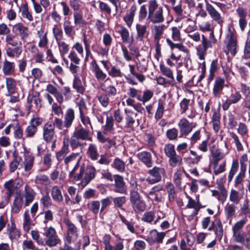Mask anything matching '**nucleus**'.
<instances>
[{
  "mask_svg": "<svg viewBox=\"0 0 250 250\" xmlns=\"http://www.w3.org/2000/svg\"><path fill=\"white\" fill-rule=\"evenodd\" d=\"M21 144V148L16 149L12 153L13 159L9 165V171L13 173L17 169L20 170L21 168L23 167L24 171L29 174L34 165V157L24 146L23 138Z\"/></svg>",
  "mask_w": 250,
  "mask_h": 250,
  "instance_id": "nucleus-1",
  "label": "nucleus"
},
{
  "mask_svg": "<svg viewBox=\"0 0 250 250\" xmlns=\"http://www.w3.org/2000/svg\"><path fill=\"white\" fill-rule=\"evenodd\" d=\"M246 220L242 219L237 221L232 227L233 241L243 245L247 249L250 248V229L245 232L243 228Z\"/></svg>",
  "mask_w": 250,
  "mask_h": 250,
  "instance_id": "nucleus-2",
  "label": "nucleus"
},
{
  "mask_svg": "<svg viewBox=\"0 0 250 250\" xmlns=\"http://www.w3.org/2000/svg\"><path fill=\"white\" fill-rule=\"evenodd\" d=\"M96 170L95 167L91 165H88L86 167L84 165L81 166L79 173L74 176L75 180H80L83 178L81 182V185L84 188L91 181L95 179L96 175Z\"/></svg>",
  "mask_w": 250,
  "mask_h": 250,
  "instance_id": "nucleus-3",
  "label": "nucleus"
},
{
  "mask_svg": "<svg viewBox=\"0 0 250 250\" xmlns=\"http://www.w3.org/2000/svg\"><path fill=\"white\" fill-rule=\"evenodd\" d=\"M147 19L153 23H158L164 21L163 9L159 6L156 0H150L148 2Z\"/></svg>",
  "mask_w": 250,
  "mask_h": 250,
  "instance_id": "nucleus-4",
  "label": "nucleus"
},
{
  "mask_svg": "<svg viewBox=\"0 0 250 250\" xmlns=\"http://www.w3.org/2000/svg\"><path fill=\"white\" fill-rule=\"evenodd\" d=\"M129 200L132 207L136 213H140L145 210L146 203L138 191H130Z\"/></svg>",
  "mask_w": 250,
  "mask_h": 250,
  "instance_id": "nucleus-5",
  "label": "nucleus"
},
{
  "mask_svg": "<svg viewBox=\"0 0 250 250\" xmlns=\"http://www.w3.org/2000/svg\"><path fill=\"white\" fill-rule=\"evenodd\" d=\"M63 222L67 229L64 239L66 240L68 243H72L78 237V229L68 218H65Z\"/></svg>",
  "mask_w": 250,
  "mask_h": 250,
  "instance_id": "nucleus-6",
  "label": "nucleus"
},
{
  "mask_svg": "<svg viewBox=\"0 0 250 250\" xmlns=\"http://www.w3.org/2000/svg\"><path fill=\"white\" fill-rule=\"evenodd\" d=\"M147 173L149 176L146 179V181L149 184L152 185L161 181L162 176L165 174L166 171L163 167L155 166L149 169Z\"/></svg>",
  "mask_w": 250,
  "mask_h": 250,
  "instance_id": "nucleus-7",
  "label": "nucleus"
},
{
  "mask_svg": "<svg viewBox=\"0 0 250 250\" xmlns=\"http://www.w3.org/2000/svg\"><path fill=\"white\" fill-rule=\"evenodd\" d=\"M4 188L7 190L6 196L1 197L0 209L3 208L8 204L11 196L16 190V187L13 179L6 182L4 184Z\"/></svg>",
  "mask_w": 250,
  "mask_h": 250,
  "instance_id": "nucleus-8",
  "label": "nucleus"
},
{
  "mask_svg": "<svg viewBox=\"0 0 250 250\" xmlns=\"http://www.w3.org/2000/svg\"><path fill=\"white\" fill-rule=\"evenodd\" d=\"M114 183L113 185V191L121 194L127 193V186L122 176L119 174L113 175Z\"/></svg>",
  "mask_w": 250,
  "mask_h": 250,
  "instance_id": "nucleus-9",
  "label": "nucleus"
},
{
  "mask_svg": "<svg viewBox=\"0 0 250 250\" xmlns=\"http://www.w3.org/2000/svg\"><path fill=\"white\" fill-rule=\"evenodd\" d=\"M165 236L166 232H158L157 229H153L149 232L146 240L149 245H152L155 243L161 244L163 243Z\"/></svg>",
  "mask_w": 250,
  "mask_h": 250,
  "instance_id": "nucleus-10",
  "label": "nucleus"
},
{
  "mask_svg": "<svg viewBox=\"0 0 250 250\" xmlns=\"http://www.w3.org/2000/svg\"><path fill=\"white\" fill-rule=\"evenodd\" d=\"M227 39L228 40L227 47L231 55L234 56L237 53V40L234 34L231 32L230 28H229V32L227 35Z\"/></svg>",
  "mask_w": 250,
  "mask_h": 250,
  "instance_id": "nucleus-11",
  "label": "nucleus"
},
{
  "mask_svg": "<svg viewBox=\"0 0 250 250\" xmlns=\"http://www.w3.org/2000/svg\"><path fill=\"white\" fill-rule=\"evenodd\" d=\"M137 158L147 168L153 166L152 155L150 152L143 151L138 153L136 155Z\"/></svg>",
  "mask_w": 250,
  "mask_h": 250,
  "instance_id": "nucleus-12",
  "label": "nucleus"
},
{
  "mask_svg": "<svg viewBox=\"0 0 250 250\" xmlns=\"http://www.w3.org/2000/svg\"><path fill=\"white\" fill-rule=\"evenodd\" d=\"M206 10L208 13L210 17L217 23L222 24L223 22L220 14L214 8V7L207 1L205 0Z\"/></svg>",
  "mask_w": 250,
  "mask_h": 250,
  "instance_id": "nucleus-13",
  "label": "nucleus"
},
{
  "mask_svg": "<svg viewBox=\"0 0 250 250\" xmlns=\"http://www.w3.org/2000/svg\"><path fill=\"white\" fill-rule=\"evenodd\" d=\"M6 234L12 242L17 241L21 236L19 229L16 228L13 222H12L11 224L7 225Z\"/></svg>",
  "mask_w": 250,
  "mask_h": 250,
  "instance_id": "nucleus-14",
  "label": "nucleus"
},
{
  "mask_svg": "<svg viewBox=\"0 0 250 250\" xmlns=\"http://www.w3.org/2000/svg\"><path fill=\"white\" fill-rule=\"evenodd\" d=\"M92 71L94 73L95 78L99 81H105L106 74L100 68L95 59L90 62Z\"/></svg>",
  "mask_w": 250,
  "mask_h": 250,
  "instance_id": "nucleus-15",
  "label": "nucleus"
},
{
  "mask_svg": "<svg viewBox=\"0 0 250 250\" xmlns=\"http://www.w3.org/2000/svg\"><path fill=\"white\" fill-rule=\"evenodd\" d=\"M61 240L56 233L54 228L52 227L48 228V246L54 247L59 244Z\"/></svg>",
  "mask_w": 250,
  "mask_h": 250,
  "instance_id": "nucleus-16",
  "label": "nucleus"
},
{
  "mask_svg": "<svg viewBox=\"0 0 250 250\" xmlns=\"http://www.w3.org/2000/svg\"><path fill=\"white\" fill-rule=\"evenodd\" d=\"M225 80L220 77L216 78L213 87V94L216 98H220L224 87Z\"/></svg>",
  "mask_w": 250,
  "mask_h": 250,
  "instance_id": "nucleus-17",
  "label": "nucleus"
},
{
  "mask_svg": "<svg viewBox=\"0 0 250 250\" xmlns=\"http://www.w3.org/2000/svg\"><path fill=\"white\" fill-rule=\"evenodd\" d=\"M28 27L21 22L17 23L12 27L13 32L16 35H19L21 40H24L28 36Z\"/></svg>",
  "mask_w": 250,
  "mask_h": 250,
  "instance_id": "nucleus-18",
  "label": "nucleus"
},
{
  "mask_svg": "<svg viewBox=\"0 0 250 250\" xmlns=\"http://www.w3.org/2000/svg\"><path fill=\"white\" fill-rule=\"evenodd\" d=\"M178 125L180 131V137L187 136L193 129L191 125L186 119L181 120L179 123Z\"/></svg>",
  "mask_w": 250,
  "mask_h": 250,
  "instance_id": "nucleus-19",
  "label": "nucleus"
},
{
  "mask_svg": "<svg viewBox=\"0 0 250 250\" xmlns=\"http://www.w3.org/2000/svg\"><path fill=\"white\" fill-rule=\"evenodd\" d=\"M34 216L31 214L28 210H26L23 214V229L24 231L28 232L31 227L34 225L33 220Z\"/></svg>",
  "mask_w": 250,
  "mask_h": 250,
  "instance_id": "nucleus-20",
  "label": "nucleus"
},
{
  "mask_svg": "<svg viewBox=\"0 0 250 250\" xmlns=\"http://www.w3.org/2000/svg\"><path fill=\"white\" fill-rule=\"evenodd\" d=\"M27 102L30 109L32 108L37 109L42 105V101L38 94H29L27 97Z\"/></svg>",
  "mask_w": 250,
  "mask_h": 250,
  "instance_id": "nucleus-21",
  "label": "nucleus"
},
{
  "mask_svg": "<svg viewBox=\"0 0 250 250\" xmlns=\"http://www.w3.org/2000/svg\"><path fill=\"white\" fill-rule=\"evenodd\" d=\"M15 65L13 62L5 60L2 66V71L5 76L12 75L15 72Z\"/></svg>",
  "mask_w": 250,
  "mask_h": 250,
  "instance_id": "nucleus-22",
  "label": "nucleus"
},
{
  "mask_svg": "<svg viewBox=\"0 0 250 250\" xmlns=\"http://www.w3.org/2000/svg\"><path fill=\"white\" fill-rule=\"evenodd\" d=\"M23 204V197L21 194L16 195L13 203L12 212L15 214L18 213L21 210Z\"/></svg>",
  "mask_w": 250,
  "mask_h": 250,
  "instance_id": "nucleus-23",
  "label": "nucleus"
},
{
  "mask_svg": "<svg viewBox=\"0 0 250 250\" xmlns=\"http://www.w3.org/2000/svg\"><path fill=\"white\" fill-rule=\"evenodd\" d=\"M87 155L92 161H96L98 160L99 154L96 145L94 144H90L89 145L87 150Z\"/></svg>",
  "mask_w": 250,
  "mask_h": 250,
  "instance_id": "nucleus-24",
  "label": "nucleus"
},
{
  "mask_svg": "<svg viewBox=\"0 0 250 250\" xmlns=\"http://www.w3.org/2000/svg\"><path fill=\"white\" fill-rule=\"evenodd\" d=\"M24 189L25 206H28L33 201L35 193L33 190L27 185L25 186Z\"/></svg>",
  "mask_w": 250,
  "mask_h": 250,
  "instance_id": "nucleus-25",
  "label": "nucleus"
},
{
  "mask_svg": "<svg viewBox=\"0 0 250 250\" xmlns=\"http://www.w3.org/2000/svg\"><path fill=\"white\" fill-rule=\"evenodd\" d=\"M72 87L77 93L83 94L84 92L85 88L81 80L77 75H74Z\"/></svg>",
  "mask_w": 250,
  "mask_h": 250,
  "instance_id": "nucleus-26",
  "label": "nucleus"
},
{
  "mask_svg": "<svg viewBox=\"0 0 250 250\" xmlns=\"http://www.w3.org/2000/svg\"><path fill=\"white\" fill-rule=\"evenodd\" d=\"M74 111L72 108H68L64 117V126L66 128L70 127L74 120Z\"/></svg>",
  "mask_w": 250,
  "mask_h": 250,
  "instance_id": "nucleus-27",
  "label": "nucleus"
},
{
  "mask_svg": "<svg viewBox=\"0 0 250 250\" xmlns=\"http://www.w3.org/2000/svg\"><path fill=\"white\" fill-rule=\"evenodd\" d=\"M88 136V131L83 128L75 130L73 134V137L81 140H88L89 138Z\"/></svg>",
  "mask_w": 250,
  "mask_h": 250,
  "instance_id": "nucleus-28",
  "label": "nucleus"
},
{
  "mask_svg": "<svg viewBox=\"0 0 250 250\" xmlns=\"http://www.w3.org/2000/svg\"><path fill=\"white\" fill-rule=\"evenodd\" d=\"M160 70L163 75L169 79L168 82L175 83L172 71L169 68L166 66L163 63H160Z\"/></svg>",
  "mask_w": 250,
  "mask_h": 250,
  "instance_id": "nucleus-29",
  "label": "nucleus"
},
{
  "mask_svg": "<svg viewBox=\"0 0 250 250\" xmlns=\"http://www.w3.org/2000/svg\"><path fill=\"white\" fill-rule=\"evenodd\" d=\"M111 167L118 172H123L125 170V163L121 159L116 157L114 159L113 162L111 164Z\"/></svg>",
  "mask_w": 250,
  "mask_h": 250,
  "instance_id": "nucleus-30",
  "label": "nucleus"
},
{
  "mask_svg": "<svg viewBox=\"0 0 250 250\" xmlns=\"http://www.w3.org/2000/svg\"><path fill=\"white\" fill-rule=\"evenodd\" d=\"M51 196L56 202H61L63 200V197L61 189L58 186H54L51 190Z\"/></svg>",
  "mask_w": 250,
  "mask_h": 250,
  "instance_id": "nucleus-31",
  "label": "nucleus"
},
{
  "mask_svg": "<svg viewBox=\"0 0 250 250\" xmlns=\"http://www.w3.org/2000/svg\"><path fill=\"white\" fill-rule=\"evenodd\" d=\"M166 189L168 194V200L170 202H172L175 198L176 192L174 185L171 183H167Z\"/></svg>",
  "mask_w": 250,
  "mask_h": 250,
  "instance_id": "nucleus-32",
  "label": "nucleus"
},
{
  "mask_svg": "<svg viewBox=\"0 0 250 250\" xmlns=\"http://www.w3.org/2000/svg\"><path fill=\"white\" fill-rule=\"evenodd\" d=\"M168 163L170 167H172L179 166L182 163V158L181 156L176 153L168 157Z\"/></svg>",
  "mask_w": 250,
  "mask_h": 250,
  "instance_id": "nucleus-33",
  "label": "nucleus"
},
{
  "mask_svg": "<svg viewBox=\"0 0 250 250\" xmlns=\"http://www.w3.org/2000/svg\"><path fill=\"white\" fill-rule=\"evenodd\" d=\"M6 44L13 47H16L19 44V39L16 35L8 33L5 38Z\"/></svg>",
  "mask_w": 250,
  "mask_h": 250,
  "instance_id": "nucleus-34",
  "label": "nucleus"
},
{
  "mask_svg": "<svg viewBox=\"0 0 250 250\" xmlns=\"http://www.w3.org/2000/svg\"><path fill=\"white\" fill-rule=\"evenodd\" d=\"M126 202V198L125 196H119L113 198V202L114 207L120 208L122 210L125 211V208H123V205Z\"/></svg>",
  "mask_w": 250,
  "mask_h": 250,
  "instance_id": "nucleus-35",
  "label": "nucleus"
},
{
  "mask_svg": "<svg viewBox=\"0 0 250 250\" xmlns=\"http://www.w3.org/2000/svg\"><path fill=\"white\" fill-rule=\"evenodd\" d=\"M22 50L21 47L16 46L14 48L8 47L6 50V54L9 57L14 58L18 57L21 53Z\"/></svg>",
  "mask_w": 250,
  "mask_h": 250,
  "instance_id": "nucleus-36",
  "label": "nucleus"
},
{
  "mask_svg": "<svg viewBox=\"0 0 250 250\" xmlns=\"http://www.w3.org/2000/svg\"><path fill=\"white\" fill-rule=\"evenodd\" d=\"M74 24L76 25L83 26L85 24V21L83 19V13L80 10L73 12Z\"/></svg>",
  "mask_w": 250,
  "mask_h": 250,
  "instance_id": "nucleus-37",
  "label": "nucleus"
},
{
  "mask_svg": "<svg viewBox=\"0 0 250 250\" xmlns=\"http://www.w3.org/2000/svg\"><path fill=\"white\" fill-rule=\"evenodd\" d=\"M41 206L42 207L43 212L40 213L38 216V217H39V219H42L43 217H44V220L43 221V222L44 223H46V221L47 220V210H45V209L47 208V197L44 196L41 199Z\"/></svg>",
  "mask_w": 250,
  "mask_h": 250,
  "instance_id": "nucleus-38",
  "label": "nucleus"
},
{
  "mask_svg": "<svg viewBox=\"0 0 250 250\" xmlns=\"http://www.w3.org/2000/svg\"><path fill=\"white\" fill-rule=\"evenodd\" d=\"M136 28L137 33V39L140 41H142L146 32V25L137 24L136 25Z\"/></svg>",
  "mask_w": 250,
  "mask_h": 250,
  "instance_id": "nucleus-39",
  "label": "nucleus"
},
{
  "mask_svg": "<svg viewBox=\"0 0 250 250\" xmlns=\"http://www.w3.org/2000/svg\"><path fill=\"white\" fill-rule=\"evenodd\" d=\"M63 29L65 34L68 37H71L74 34L73 27L71 25L69 20H65L63 22Z\"/></svg>",
  "mask_w": 250,
  "mask_h": 250,
  "instance_id": "nucleus-40",
  "label": "nucleus"
},
{
  "mask_svg": "<svg viewBox=\"0 0 250 250\" xmlns=\"http://www.w3.org/2000/svg\"><path fill=\"white\" fill-rule=\"evenodd\" d=\"M153 93L152 91L150 90L146 89L144 91L143 95L142 96L141 95L137 96V100L140 102L145 103L149 101L152 97Z\"/></svg>",
  "mask_w": 250,
  "mask_h": 250,
  "instance_id": "nucleus-41",
  "label": "nucleus"
},
{
  "mask_svg": "<svg viewBox=\"0 0 250 250\" xmlns=\"http://www.w3.org/2000/svg\"><path fill=\"white\" fill-rule=\"evenodd\" d=\"M214 233L216 235V239L220 241L223 236V225L220 220L217 221L216 227L214 229Z\"/></svg>",
  "mask_w": 250,
  "mask_h": 250,
  "instance_id": "nucleus-42",
  "label": "nucleus"
},
{
  "mask_svg": "<svg viewBox=\"0 0 250 250\" xmlns=\"http://www.w3.org/2000/svg\"><path fill=\"white\" fill-rule=\"evenodd\" d=\"M119 33L121 37L122 42L125 43L129 42V33L128 30L124 26H121Z\"/></svg>",
  "mask_w": 250,
  "mask_h": 250,
  "instance_id": "nucleus-43",
  "label": "nucleus"
},
{
  "mask_svg": "<svg viewBox=\"0 0 250 250\" xmlns=\"http://www.w3.org/2000/svg\"><path fill=\"white\" fill-rule=\"evenodd\" d=\"M164 151L166 156L168 158L170 156H172V155L176 153L175 150L174 145L170 143L167 144L165 145Z\"/></svg>",
  "mask_w": 250,
  "mask_h": 250,
  "instance_id": "nucleus-44",
  "label": "nucleus"
},
{
  "mask_svg": "<svg viewBox=\"0 0 250 250\" xmlns=\"http://www.w3.org/2000/svg\"><path fill=\"white\" fill-rule=\"evenodd\" d=\"M88 208L94 214H97L100 209V202L99 201H92L87 204Z\"/></svg>",
  "mask_w": 250,
  "mask_h": 250,
  "instance_id": "nucleus-45",
  "label": "nucleus"
},
{
  "mask_svg": "<svg viewBox=\"0 0 250 250\" xmlns=\"http://www.w3.org/2000/svg\"><path fill=\"white\" fill-rule=\"evenodd\" d=\"M97 98L103 107H106L108 106L110 100L108 96H107V94L103 93L98 95Z\"/></svg>",
  "mask_w": 250,
  "mask_h": 250,
  "instance_id": "nucleus-46",
  "label": "nucleus"
},
{
  "mask_svg": "<svg viewBox=\"0 0 250 250\" xmlns=\"http://www.w3.org/2000/svg\"><path fill=\"white\" fill-rule=\"evenodd\" d=\"M164 111V103L162 101H159L158 107L155 114V118L158 120L160 119L163 115Z\"/></svg>",
  "mask_w": 250,
  "mask_h": 250,
  "instance_id": "nucleus-47",
  "label": "nucleus"
},
{
  "mask_svg": "<svg viewBox=\"0 0 250 250\" xmlns=\"http://www.w3.org/2000/svg\"><path fill=\"white\" fill-rule=\"evenodd\" d=\"M241 198V196H240V194L238 191L233 189L231 190L229 195V200L231 202H233L235 204H237L239 203Z\"/></svg>",
  "mask_w": 250,
  "mask_h": 250,
  "instance_id": "nucleus-48",
  "label": "nucleus"
},
{
  "mask_svg": "<svg viewBox=\"0 0 250 250\" xmlns=\"http://www.w3.org/2000/svg\"><path fill=\"white\" fill-rule=\"evenodd\" d=\"M71 244L68 243L66 240L64 239V244L63 246L60 248V250H80L81 245L79 242L75 243L74 248L69 246Z\"/></svg>",
  "mask_w": 250,
  "mask_h": 250,
  "instance_id": "nucleus-49",
  "label": "nucleus"
},
{
  "mask_svg": "<svg viewBox=\"0 0 250 250\" xmlns=\"http://www.w3.org/2000/svg\"><path fill=\"white\" fill-rule=\"evenodd\" d=\"M166 42L167 44L170 46L171 49H173L174 48H178L179 50L186 52L187 49L182 43H174L169 39L167 38Z\"/></svg>",
  "mask_w": 250,
  "mask_h": 250,
  "instance_id": "nucleus-50",
  "label": "nucleus"
},
{
  "mask_svg": "<svg viewBox=\"0 0 250 250\" xmlns=\"http://www.w3.org/2000/svg\"><path fill=\"white\" fill-rule=\"evenodd\" d=\"M114 121L112 116H106L105 125L104 126V131L111 132L114 130Z\"/></svg>",
  "mask_w": 250,
  "mask_h": 250,
  "instance_id": "nucleus-51",
  "label": "nucleus"
},
{
  "mask_svg": "<svg viewBox=\"0 0 250 250\" xmlns=\"http://www.w3.org/2000/svg\"><path fill=\"white\" fill-rule=\"evenodd\" d=\"M20 11L21 13L22 16L26 19L29 21H32L33 20V17L28 11V7L26 4H23L22 5L20 9Z\"/></svg>",
  "mask_w": 250,
  "mask_h": 250,
  "instance_id": "nucleus-52",
  "label": "nucleus"
},
{
  "mask_svg": "<svg viewBox=\"0 0 250 250\" xmlns=\"http://www.w3.org/2000/svg\"><path fill=\"white\" fill-rule=\"evenodd\" d=\"M108 74L111 77H122L123 73L121 72L120 69L117 68L115 66H112L111 69L108 70Z\"/></svg>",
  "mask_w": 250,
  "mask_h": 250,
  "instance_id": "nucleus-53",
  "label": "nucleus"
},
{
  "mask_svg": "<svg viewBox=\"0 0 250 250\" xmlns=\"http://www.w3.org/2000/svg\"><path fill=\"white\" fill-rule=\"evenodd\" d=\"M212 164L213 165V168L217 167L219 161L222 159L221 152L217 150L213 153L212 155Z\"/></svg>",
  "mask_w": 250,
  "mask_h": 250,
  "instance_id": "nucleus-54",
  "label": "nucleus"
},
{
  "mask_svg": "<svg viewBox=\"0 0 250 250\" xmlns=\"http://www.w3.org/2000/svg\"><path fill=\"white\" fill-rule=\"evenodd\" d=\"M229 136L234 140L236 149L238 151L243 150V146L240 142L238 136L234 132H230Z\"/></svg>",
  "mask_w": 250,
  "mask_h": 250,
  "instance_id": "nucleus-55",
  "label": "nucleus"
},
{
  "mask_svg": "<svg viewBox=\"0 0 250 250\" xmlns=\"http://www.w3.org/2000/svg\"><path fill=\"white\" fill-rule=\"evenodd\" d=\"M178 130L175 128H172L168 129L166 132V135L167 138L169 140H177L178 137Z\"/></svg>",
  "mask_w": 250,
  "mask_h": 250,
  "instance_id": "nucleus-56",
  "label": "nucleus"
},
{
  "mask_svg": "<svg viewBox=\"0 0 250 250\" xmlns=\"http://www.w3.org/2000/svg\"><path fill=\"white\" fill-rule=\"evenodd\" d=\"M6 87L9 93H13L14 92L15 86L16 82L11 78H7L6 79Z\"/></svg>",
  "mask_w": 250,
  "mask_h": 250,
  "instance_id": "nucleus-57",
  "label": "nucleus"
},
{
  "mask_svg": "<svg viewBox=\"0 0 250 250\" xmlns=\"http://www.w3.org/2000/svg\"><path fill=\"white\" fill-rule=\"evenodd\" d=\"M98 196L97 191L92 188H88L85 190L83 194V197L85 199H88L92 198H96Z\"/></svg>",
  "mask_w": 250,
  "mask_h": 250,
  "instance_id": "nucleus-58",
  "label": "nucleus"
},
{
  "mask_svg": "<svg viewBox=\"0 0 250 250\" xmlns=\"http://www.w3.org/2000/svg\"><path fill=\"white\" fill-rule=\"evenodd\" d=\"M120 218L123 223L126 226V227L128 230L131 233H135V229L134 227V224L132 222L128 221L124 216L121 214L119 215Z\"/></svg>",
  "mask_w": 250,
  "mask_h": 250,
  "instance_id": "nucleus-59",
  "label": "nucleus"
},
{
  "mask_svg": "<svg viewBox=\"0 0 250 250\" xmlns=\"http://www.w3.org/2000/svg\"><path fill=\"white\" fill-rule=\"evenodd\" d=\"M154 217L155 214L153 212L147 211L144 214L142 220L145 222L151 223L153 221Z\"/></svg>",
  "mask_w": 250,
  "mask_h": 250,
  "instance_id": "nucleus-60",
  "label": "nucleus"
},
{
  "mask_svg": "<svg viewBox=\"0 0 250 250\" xmlns=\"http://www.w3.org/2000/svg\"><path fill=\"white\" fill-rule=\"evenodd\" d=\"M102 89L108 96H115L117 94V89L113 85H109L105 88H102Z\"/></svg>",
  "mask_w": 250,
  "mask_h": 250,
  "instance_id": "nucleus-61",
  "label": "nucleus"
},
{
  "mask_svg": "<svg viewBox=\"0 0 250 250\" xmlns=\"http://www.w3.org/2000/svg\"><path fill=\"white\" fill-rule=\"evenodd\" d=\"M125 127L133 130V125L135 123V120L129 114H126L125 117Z\"/></svg>",
  "mask_w": 250,
  "mask_h": 250,
  "instance_id": "nucleus-62",
  "label": "nucleus"
},
{
  "mask_svg": "<svg viewBox=\"0 0 250 250\" xmlns=\"http://www.w3.org/2000/svg\"><path fill=\"white\" fill-rule=\"evenodd\" d=\"M113 201V197L112 196H107L105 198L101 200L102 207L100 212H102L108 206H109Z\"/></svg>",
  "mask_w": 250,
  "mask_h": 250,
  "instance_id": "nucleus-63",
  "label": "nucleus"
},
{
  "mask_svg": "<svg viewBox=\"0 0 250 250\" xmlns=\"http://www.w3.org/2000/svg\"><path fill=\"white\" fill-rule=\"evenodd\" d=\"M243 58L245 59H250V41H246L244 49Z\"/></svg>",
  "mask_w": 250,
  "mask_h": 250,
  "instance_id": "nucleus-64",
  "label": "nucleus"
}]
</instances>
